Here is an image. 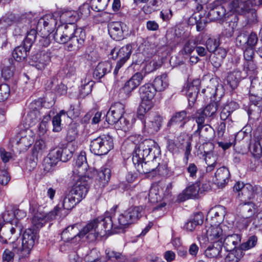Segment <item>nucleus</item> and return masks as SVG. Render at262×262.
<instances>
[{
  "mask_svg": "<svg viewBox=\"0 0 262 262\" xmlns=\"http://www.w3.org/2000/svg\"><path fill=\"white\" fill-rule=\"evenodd\" d=\"M252 5L251 0H222L220 4L219 2H214L209 6L207 17L211 21H223L232 17L229 25L231 30L229 31L228 36H231L237 26L238 18L236 14H242L246 13Z\"/></svg>",
  "mask_w": 262,
  "mask_h": 262,
  "instance_id": "f257e3e1",
  "label": "nucleus"
},
{
  "mask_svg": "<svg viewBox=\"0 0 262 262\" xmlns=\"http://www.w3.org/2000/svg\"><path fill=\"white\" fill-rule=\"evenodd\" d=\"M160 160V148L154 140L146 139L136 145L132 160L139 173L145 174L161 171Z\"/></svg>",
  "mask_w": 262,
  "mask_h": 262,
  "instance_id": "f03ea898",
  "label": "nucleus"
},
{
  "mask_svg": "<svg viewBox=\"0 0 262 262\" xmlns=\"http://www.w3.org/2000/svg\"><path fill=\"white\" fill-rule=\"evenodd\" d=\"M116 223V215L113 217L100 216L88 224L79 231V235L81 237L85 236L90 242H93L107 234L120 232L119 226L115 225H117Z\"/></svg>",
  "mask_w": 262,
  "mask_h": 262,
  "instance_id": "7ed1b4c3",
  "label": "nucleus"
},
{
  "mask_svg": "<svg viewBox=\"0 0 262 262\" xmlns=\"http://www.w3.org/2000/svg\"><path fill=\"white\" fill-rule=\"evenodd\" d=\"M78 204L79 203L76 202L75 198L69 191H67L65 193L61 203H59L53 211H50L46 215L39 214L37 212H38V209L36 208V206H34V204H31L30 210H32L35 213L33 218V222L37 227H42L43 225L42 222L46 219L47 220H53L56 215L60 214L63 210H71Z\"/></svg>",
  "mask_w": 262,
  "mask_h": 262,
  "instance_id": "20e7f679",
  "label": "nucleus"
},
{
  "mask_svg": "<svg viewBox=\"0 0 262 262\" xmlns=\"http://www.w3.org/2000/svg\"><path fill=\"white\" fill-rule=\"evenodd\" d=\"M37 232L34 229L28 228L25 230L22 237L21 246H18L16 242H12V249L20 257L29 255L37 239Z\"/></svg>",
  "mask_w": 262,
  "mask_h": 262,
  "instance_id": "39448f33",
  "label": "nucleus"
},
{
  "mask_svg": "<svg viewBox=\"0 0 262 262\" xmlns=\"http://www.w3.org/2000/svg\"><path fill=\"white\" fill-rule=\"evenodd\" d=\"M145 208V206L131 207L123 213L116 216L117 226H119L120 231L123 232L129 225L136 222L142 216V211Z\"/></svg>",
  "mask_w": 262,
  "mask_h": 262,
  "instance_id": "423d86ee",
  "label": "nucleus"
},
{
  "mask_svg": "<svg viewBox=\"0 0 262 262\" xmlns=\"http://www.w3.org/2000/svg\"><path fill=\"white\" fill-rule=\"evenodd\" d=\"M139 94L142 102L138 112V117L140 119L144 114L148 112L152 107V100L154 98L157 91L152 84L146 83L139 88Z\"/></svg>",
  "mask_w": 262,
  "mask_h": 262,
  "instance_id": "0eeeda50",
  "label": "nucleus"
},
{
  "mask_svg": "<svg viewBox=\"0 0 262 262\" xmlns=\"http://www.w3.org/2000/svg\"><path fill=\"white\" fill-rule=\"evenodd\" d=\"M23 229L21 224L17 220L4 224L0 222V243L2 244L7 243V240L11 239L12 235H14V239H17Z\"/></svg>",
  "mask_w": 262,
  "mask_h": 262,
  "instance_id": "6e6552de",
  "label": "nucleus"
},
{
  "mask_svg": "<svg viewBox=\"0 0 262 262\" xmlns=\"http://www.w3.org/2000/svg\"><path fill=\"white\" fill-rule=\"evenodd\" d=\"M113 140L109 135H102L91 140L90 149L95 155H105L113 148Z\"/></svg>",
  "mask_w": 262,
  "mask_h": 262,
  "instance_id": "1a4fd4ad",
  "label": "nucleus"
},
{
  "mask_svg": "<svg viewBox=\"0 0 262 262\" xmlns=\"http://www.w3.org/2000/svg\"><path fill=\"white\" fill-rule=\"evenodd\" d=\"M132 49V46L128 44L122 47L119 50L114 49L111 51V57L114 59H118L113 72L115 77L121 72V68L130 57Z\"/></svg>",
  "mask_w": 262,
  "mask_h": 262,
  "instance_id": "9d476101",
  "label": "nucleus"
},
{
  "mask_svg": "<svg viewBox=\"0 0 262 262\" xmlns=\"http://www.w3.org/2000/svg\"><path fill=\"white\" fill-rule=\"evenodd\" d=\"M210 225V227L207 226L205 229L208 241L213 243H222L223 238L229 231V227L224 224Z\"/></svg>",
  "mask_w": 262,
  "mask_h": 262,
  "instance_id": "9b49d317",
  "label": "nucleus"
},
{
  "mask_svg": "<svg viewBox=\"0 0 262 262\" xmlns=\"http://www.w3.org/2000/svg\"><path fill=\"white\" fill-rule=\"evenodd\" d=\"M58 17L59 13L57 12L44 15L39 19L36 26L37 29H40L45 36L49 35L56 28Z\"/></svg>",
  "mask_w": 262,
  "mask_h": 262,
  "instance_id": "f8f14e48",
  "label": "nucleus"
},
{
  "mask_svg": "<svg viewBox=\"0 0 262 262\" xmlns=\"http://www.w3.org/2000/svg\"><path fill=\"white\" fill-rule=\"evenodd\" d=\"M77 29L75 24H59L53 34L54 39L59 43H66L73 36L77 34Z\"/></svg>",
  "mask_w": 262,
  "mask_h": 262,
  "instance_id": "ddd939ff",
  "label": "nucleus"
},
{
  "mask_svg": "<svg viewBox=\"0 0 262 262\" xmlns=\"http://www.w3.org/2000/svg\"><path fill=\"white\" fill-rule=\"evenodd\" d=\"M85 176L80 177L69 192L79 203L85 198L88 190L89 184Z\"/></svg>",
  "mask_w": 262,
  "mask_h": 262,
  "instance_id": "4468645a",
  "label": "nucleus"
},
{
  "mask_svg": "<svg viewBox=\"0 0 262 262\" xmlns=\"http://www.w3.org/2000/svg\"><path fill=\"white\" fill-rule=\"evenodd\" d=\"M15 147L20 153L26 151L34 141L33 133L30 130L20 132L16 137Z\"/></svg>",
  "mask_w": 262,
  "mask_h": 262,
  "instance_id": "2eb2a0df",
  "label": "nucleus"
},
{
  "mask_svg": "<svg viewBox=\"0 0 262 262\" xmlns=\"http://www.w3.org/2000/svg\"><path fill=\"white\" fill-rule=\"evenodd\" d=\"M125 113L124 104L117 102L113 103L106 115V121L110 124H114Z\"/></svg>",
  "mask_w": 262,
  "mask_h": 262,
  "instance_id": "dca6fc26",
  "label": "nucleus"
},
{
  "mask_svg": "<svg viewBox=\"0 0 262 262\" xmlns=\"http://www.w3.org/2000/svg\"><path fill=\"white\" fill-rule=\"evenodd\" d=\"M85 39V32L81 28H78L77 34L66 42V49L69 51L77 50L83 45Z\"/></svg>",
  "mask_w": 262,
  "mask_h": 262,
  "instance_id": "f3484780",
  "label": "nucleus"
},
{
  "mask_svg": "<svg viewBox=\"0 0 262 262\" xmlns=\"http://www.w3.org/2000/svg\"><path fill=\"white\" fill-rule=\"evenodd\" d=\"M232 227H229V231L226 234L222 243H220L222 247L223 246L226 251H231L235 250L237 246L240 243L241 241V235L238 234H231Z\"/></svg>",
  "mask_w": 262,
  "mask_h": 262,
  "instance_id": "a211bd4d",
  "label": "nucleus"
},
{
  "mask_svg": "<svg viewBox=\"0 0 262 262\" xmlns=\"http://www.w3.org/2000/svg\"><path fill=\"white\" fill-rule=\"evenodd\" d=\"M226 211L225 207L218 205L211 208L207 215L206 220H210V223L214 225L221 224L226 215Z\"/></svg>",
  "mask_w": 262,
  "mask_h": 262,
  "instance_id": "6ab92c4d",
  "label": "nucleus"
},
{
  "mask_svg": "<svg viewBox=\"0 0 262 262\" xmlns=\"http://www.w3.org/2000/svg\"><path fill=\"white\" fill-rule=\"evenodd\" d=\"M31 65L38 70H42L50 62V56L48 53L41 51L33 55L31 58Z\"/></svg>",
  "mask_w": 262,
  "mask_h": 262,
  "instance_id": "aec40b11",
  "label": "nucleus"
},
{
  "mask_svg": "<svg viewBox=\"0 0 262 262\" xmlns=\"http://www.w3.org/2000/svg\"><path fill=\"white\" fill-rule=\"evenodd\" d=\"M251 85L250 87V100H262V79L257 77L251 78Z\"/></svg>",
  "mask_w": 262,
  "mask_h": 262,
  "instance_id": "412c9836",
  "label": "nucleus"
},
{
  "mask_svg": "<svg viewBox=\"0 0 262 262\" xmlns=\"http://www.w3.org/2000/svg\"><path fill=\"white\" fill-rule=\"evenodd\" d=\"M145 75V73L142 72H137L134 74L125 83L123 87L124 91L128 94L136 89L141 83Z\"/></svg>",
  "mask_w": 262,
  "mask_h": 262,
  "instance_id": "4be33fe9",
  "label": "nucleus"
},
{
  "mask_svg": "<svg viewBox=\"0 0 262 262\" xmlns=\"http://www.w3.org/2000/svg\"><path fill=\"white\" fill-rule=\"evenodd\" d=\"M193 135L199 136L201 140L205 142H209L213 139L215 132L210 125L206 124L198 126L197 129L194 132Z\"/></svg>",
  "mask_w": 262,
  "mask_h": 262,
  "instance_id": "5701e85b",
  "label": "nucleus"
},
{
  "mask_svg": "<svg viewBox=\"0 0 262 262\" xmlns=\"http://www.w3.org/2000/svg\"><path fill=\"white\" fill-rule=\"evenodd\" d=\"M52 150L58 161H61L63 162L69 161L72 157L74 152V148L70 143L63 147L55 148Z\"/></svg>",
  "mask_w": 262,
  "mask_h": 262,
  "instance_id": "b1692460",
  "label": "nucleus"
},
{
  "mask_svg": "<svg viewBox=\"0 0 262 262\" xmlns=\"http://www.w3.org/2000/svg\"><path fill=\"white\" fill-rule=\"evenodd\" d=\"M189 120L190 117L187 116V112L185 110L177 112L172 116L167 123V126L178 125L180 127L183 128Z\"/></svg>",
  "mask_w": 262,
  "mask_h": 262,
  "instance_id": "393cba45",
  "label": "nucleus"
},
{
  "mask_svg": "<svg viewBox=\"0 0 262 262\" xmlns=\"http://www.w3.org/2000/svg\"><path fill=\"white\" fill-rule=\"evenodd\" d=\"M199 191V183L196 182L189 186L178 196L180 202H184L186 200L195 198Z\"/></svg>",
  "mask_w": 262,
  "mask_h": 262,
  "instance_id": "a878e982",
  "label": "nucleus"
},
{
  "mask_svg": "<svg viewBox=\"0 0 262 262\" xmlns=\"http://www.w3.org/2000/svg\"><path fill=\"white\" fill-rule=\"evenodd\" d=\"M22 21L26 24L25 27H23V30L21 33H26L27 35L25 39L24 40V43L25 46H27V48L31 47L34 41L35 40L37 31L34 28L28 30L29 26V20L26 18L22 19Z\"/></svg>",
  "mask_w": 262,
  "mask_h": 262,
  "instance_id": "bb28decb",
  "label": "nucleus"
},
{
  "mask_svg": "<svg viewBox=\"0 0 262 262\" xmlns=\"http://www.w3.org/2000/svg\"><path fill=\"white\" fill-rule=\"evenodd\" d=\"M123 25L124 24L119 21L112 22L108 24V33L113 39L120 40L123 38Z\"/></svg>",
  "mask_w": 262,
  "mask_h": 262,
  "instance_id": "cd10ccee",
  "label": "nucleus"
},
{
  "mask_svg": "<svg viewBox=\"0 0 262 262\" xmlns=\"http://www.w3.org/2000/svg\"><path fill=\"white\" fill-rule=\"evenodd\" d=\"M230 175L227 167L223 166L218 168L215 173V183L219 187H224L228 182Z\"/></svg>",
  "mask_w": 262,
  "mask_h": 262,
  "instance_id": "c85d7f7f",
  "label": "nucleus"
},
{
  "mask_svg": "<svg viewBox=\"0 0 262 262\" xmlns=\"http://www.w3.org/2000/svg\"><path fill=\"white\" fill-rule=\"evenodd\" d=\"M162 117L158 114L155 115L148 122L145 123V127L148 133L154 134L158 132L162 126Z\"/></svg>",
  "mask_w": 262,
  "mask_h": 262,
  "instance_id": "c756f323",
  "label": "nucleus"
},
{
  "mask_svg": "<svg viewBox=\"0 0 262 262\" xmlns=\"http://www.w3.org/2000/svg\"><path fill=\"white\" fill-rule=\"evenodd\" d=\"M236 41L239 46L246 45L247 47L254 48L257 43L258 37L256 34L253 32L251 33L248 37L244 34H241L236 37Z\"/></svg>",
  "mask_w": 262,
  "mask_h": 262,
  "instance_id": "7c9ffc66",
  "label": "nucleus"
},
{
  "mask_svg": "<svg viewBox=\"0 0 262 262\" xmlns=\"http://www.w3.org/2000/svg\"><path fill=\"white\" fill-rule=\"evenodd\" d=\"M248 114L251 119L258 120L260 117L262 111V100L256 99L254 101H250Z\"/></svg>",
  "mask_w": 262,
  "mask_h": 262,
  "instance_id": "2f4dec72",
  "label": "nucleus"
},
{
  "mask_svg": "<svg viewBox=\"0 0 262 262\" xmlns=\"http://www.w3.org/2000/svg\"><path fill=\"white\" fill-rule=\"evenodd\" d=\"M112 69V65L110 62H99L94 71L93 76L96 79H100L110 73Z\"/></svg>",
  "mask_w": 262,
  "mask_h": 262,
  "instance_id": "473e14b6",
  "label": "nucleus"
},
{
  "mask_svg": "<svg viewBox=\"0 0 262 262\" xmlns=\"http://www.w3.org/2000/svg\"><path fill=\"white\" fill-rule=\"evenodd\" d=\"M88 164L85 151L80 152L76 160L75 170L76 171L79 177L83 176L87 169Z\"/></svg>",
  "mask_w": 262,
  "mask_h": 262,
  "instance_id": "72a5a7b5",
  "label": "nucleus"
},
{
  "mask_svg": "<svg viewBox=\"0 0 262 262\" xmlns=\"http://www.w3.org/2000/svg\"><path fill=\"white\" fill-rule=\"evenodd\" d=\"M36 102H32L29 105V112L27 116V120L29 122L28 125H32L41 119L40 112L37 107Z\"/></svg>",
  "mask_w": 262,
  "mask_h": 262,
  "instance_id": "f704fd0d",
  "label": "nucleus"
},
{
  "mask_svg": "<svg viewBox=\"0 0 262 262\" xmlns=\"http://www.w3.org/2000/svg\"><path fill=\"white\" fill-rule=\"evenodd\" d=\"M203 222V215L201 212L195 213L184 225V228L188 231H193L197 226L201 225Z\"/></svg>",
  "mask_w": 262,
  "mask_h": 262,
  "instance_id": "c9c22d12",
  "label": "nucleus"
},
{
  "mask_svg": "<svg viewBox=\"0 0 262 262\" xmlns=\"http://www.w3.org/2000/svg\"><path fill=\"white\" fill-rule=\"evenodd\" d=\"M59 24H74L78 18L77 12L73 10H65L59 14Z\"/></svg>",
  "mask_w": 262,
  "mask_h": 262,
  "instance_id": "e433bc0d",
  "label": "nucleus"
},
{
  "mask_svg": "<svg viewBox=\"0 0 262 262\" xmlns=\"http://www.w3.org/2000/svg\"><path fill=\"white\" fill-rule=\"evenodd\" d=\"M200 84L199 79L194 80L191 85L189 86L187 90V96L190 105L193 104L196 100L198 94L199 92L198 85Z\"/></svg>",
  "mask_w": 262,
  "mask_h": 262,
  "instance_id": "4c0bfd02",
  "label": "nucleus"
},
{
  "mask_svg": "<svg viewBox=\"0 0 262 262\" xmlns=\"http://www.w3.org/2000/svg\"><path fill=\"white\" fill-rule=\"evenodd\" d=\"M239 207L242 216L245 219L252 217L256 212L255 205L252 202L241 203Z\"/></svg>",
  "mask_w": 262,
  "mask_h": 262,
  "instance_id": "58836bf2",
  "label": "nucleus"
},
{
  "mask_svg": "<svg viewBox=\"0 0 262 262\" xmlns=\"http://www.w3.org/2000/svg\"><path fill=\"white\" fill-rule=\"evenodd\" d=\"M245 77L246 76L242 75V72L240 71L236 70L228 74L227 80L231 88L234 89L237 86L241 80Z\"/></svg>",
  "mask_w": 262,
  "mask_h": 262,
  "instance_id": "ea45409f",
  "label": "nucleus"
},
{
  "mask_svg": "<svg viewBox=\"0 0 262 262\" xmlns=\"http://www.w3.org/2000/svg\"><path fill=\"white\" fill-rule=\"evenodd\" d=\"M152 86L157 91H163L168 85V79L166 73L157 76L154 81Z\"/></svg>",
  "mask_w": 262,
  "mask_h": 262,
  "instance_id": "a19ab883",
  "label": "nucleus"
},
{
  "mask_svg": "<svg viewBox=\"0 0 262 262\" xmlns=\"http://www.w3.org/2000/svg\"><path fill=\"white\" fill-rule=\"evenodd\" d=\"M58 162L57 157H55L54 151L52 150L43 160V166L44 170L46 172L52 171L53 167L56 165Z\"/></svg>",
  "mask_w": 262,
  "mask_h": 262,
  "instance_id": "79ce46f5",
  "label": "nucleus"
},
{
  "mask_svg": "<svg viewBox=\"0 0 262 262\" xmlns=\"http://www.w3.org/2000/svg\"><path fill=\"white\" fill-rule=\"evenodd\" d=\"M58 162L57 157H55L54 151L52 150L43 160V166L44 170L46 172L52 171L53 167L56 165Z\"/></svg>",
  "mask_w": 262,
  "mask_h": 262,
  "instance_id": "37998d69",
  "label": "nucleus"
},
{
  "mask_svg": "<svg viewBox=\"0 0 262 262\" xmlns=\"http://www.w3.org/2000/svg\"><path fill=\"white\" fill-rule=\"evenodd\" d=\"M30 47L27 48L23 43V45L16 47L12 52V56L17 61H20L25 59L27 56V53L29 52Z\"/></svg>",
  "mask_w": 262,
  "mask_h": 262,
  "instance_id": "c03bdc74",
  "label": "nucleus"
},
{
  "mask_svg": "<svg viewBox=\"0 0 262 262\" xmlns=\"http://www.w3.org/2000/svg\"><path fill=\"white\" fill-rule=\"evenodd\" d=\"M111 178V170L110 168L103 166L97 173V179L100 182V184L104 186L109 181Z\"/></svg>",
  "mask_w": 262,
  "mask_h": 262,
  "instance_id": "a18cd8bd",
  "label": "nucleus"
},
{
  "mask_svg": "<svg viewBox=\"0 0 262 262\" xmlns=\"http://www.w3.org/2000/svg\"><path fill=\"white\" fill-rule=\"evenodd\" d=\"M243 70L246 72V75L250 76V79L257 74V65L254 60H248L244 62Z\"/></svg>",
  "mask_w": 262,
  "mask_h": 262,
  "instance_id": "49530a36",
  "label": "nucleus"
},
{
  "mask_svg": "<svg viewBox=\"0 0 262 262\" xmlns=\"http://www.w3.org/2000/svg\"><path fill=\"white\" fill-rule=\"evenodd\" d=\"M76 232L77 228H75V226H69L61 233V238L67 241H69L72 240L74 238H76L77 236L80 238L83 237L79 235V232L77 233Z\"/></svg>",
  "mask_w": 262,
  "mask_h": 262,
  "instance_id": "de8ad7c7",
  "label": "nucleus"
},
{
  "mask_svg": "<svg viewBox=\"0 0 262 262\" xmlns=\"http://www.w3.org/2000/svg\"><path fill=\"white\" fill-rule=\"evenodd\" d=\"M249 150L253 157L256 159H260L262 156V146L254 139L250 144Z\"/></svg>",
  "mask_w": 262,
  "mask_h": 262,
  "instance_id": "09e8293b",
  "label": "nucleus"
},
{
  "mask_svg": "<svg viewBox=\"0 0 262 262\" xmlns=\"http://www.w3.org/2000/svg\"><path fill=\"white\" fill-rule=\"evenodd\" d=\"M222 249V247L220 244H216V246L214 245L209 246L205 250V254L209 258L217 257L221 256Z\"/></svg>",
  "mask_w": 262,
  "mask_h": 262,
  "instance_id": "8fccbe9b",
  "label": "nucleus"
},
{
  "mask_svg": "<svg viewBox=\"0 0 262 262\" xmlns=\"http://www.w3.org/2000/svg\"><path fill=\"white\" fill-rule=\"evenodd\" d=\"M243 256L242 251L240 249H236L230 251L225 258V262H238Z\"/></svg>",
  "mask_w": 262,
  "mask_h": 262,
  "instance_id": "3c124183",
  "label": "nucleus"
},
{
  "mask_svg": "<svg viewBox=\"0 0 262 262\" xmlns=\"http://www.w3.org/2000/svg\"><path fill=\"white\" fill-rule=\"evenodd\" d=\"M220 38L219 37L209 38L206 42V47L207 51L210 53H213L220 47Z\"/></svg>",
  "mask_w": 262,
  "mask_h": 262,
  "instance_id": "603ef678",
  "label": "nucleus"
},
{
  "mask_svg": "<svg viewBox=\"0 0 262 262\" xmlns=\"http://www.w3.org/2000/svg\"><path fill=\"white\" fill-rule=\"evenodd\" d=\"M205 160L208 165L206 167V172H210L214 170L217 165V157L212 154H207Z\"/></svg>",
  "mask_w": 262,
  "mask_h": 262,
  "instance_id": "864d4df0",
  "label": "nucleus"
},
{
  "mask_svg": "<svg viewBox=\"0 0 262 262\" xmlns=\"http://www.w3.org/2000/svg\"><path fill=\"white\" fill-rule=\"evenodd\" d=\"M161 200V196L159 192V187L154 185L151 187L148 193V201L155 204Z\"/></svg>",
  "mask_w": 262,
  "mask_h": 262,
  "instance_id": "5fc2aeb1",
  "label": "nucleus"
},
{
  "mask_svg": "<svg viewBox=\"0 0 262 262\" xmlns=\"http://www.w3.org/2000/svg\"><path fill=\"white\" fill-rule=\"evenodd\" d=\"M105 254L106 258L109 260H116L119 262H123L125 259L121 253L115 251L110 249L105 250Z\"/></svg>",
  "mask_w": 262,
  "mask_h": 262,
  "instance_id": "6e6d98bb",
  "label": "nucleus"
},
{
  "mask_svg": "<svg viewBox=\"0 0 262 262\" xmlns=\"http://www.w3.org/2000/svg\"><path fill=\"white\" fill-rule=\"evenodd\" d=\"M114 124H115V127L117 129L122 130L124 132L129 131L132 127V123L123 116L115 122Z\"/></svg>",
  "mask_w": 262,
  "mask_h": 262,
  "instance_id": "4d7b16f0",
  "label": "nucleus"
},
{
  "mask_svg": "<svg viewBox=\"0 0 262 262\" xmlns=\"http://www.w3.org/2000/svg\"><path fill=\"white\" fill-rule=\"evenodd\" d=\"M46 149L45 142L42 140H38L36 141L33 149V155L36 159L40 157L43 150Z\"/></svg>",
  "mask_w": 262,
  "mask_h": 262,
  "instance_id": "13d9d810",
  "label": "nucleus"
},
{
  "mask_svg": "<svg viewBox=\"0 0 262 262\" xmlns=\"http://www.w3.org/2000/svg\"><path fill=\"white\" fill-rule=\"evenodd\" d=\"M110 0H91V5L92 9L99 12L105 9Z\"/></svg>",
  "mask_w": 262,
  "mask_h": 262,
  "instance_id": "bf43d9fd",
  "label": "nucleus"
},
{
  "mask_svg": "<svg viewBox=\"0 0 262 262\" xmlns=\"http://www.w3.org/2000/svg\"><path fill=\"white\" fill-rule=\"evenodd\" d=\"M192 118L195 120L198 127L205 125L206 124H205V121L206 119L208 118V117L203 112V111H202L201 108H200L192 116Z\"/></svg>",
  "mask_w": 262,
  "mask_h": 262,
  "instance_id": "052dcab7",
  "label": "nucleus"
},
{
  "mask_svg": "<svg viewBox=\"0 0 262 262\" xmlns=\"http://www.w3.org/2000/svg\"><path fill=\"white\" fill-rule=\"evenodd\" d=\"M0 156L2 162H0V165H5L8 167L7 163L11 160H14V154L11 152L7 151L4 148H0Z\"/></svg>",
  "mask_w": 262,
  "mask_h": 262,
  "instance_id": "680f3d73",
  "label": "nucleus"
},
{
  "mask_svg": "<svg viewBox=\"0 0 262 262\" xmlns=\"http://www.w3.org/2000/svg\"><path fill=\"white\" fill-rule=\"evenodd\" d=\"M245 200H250L254 197L253 188L251 185L247 184L242 189V192L238 193V196Z\"/></svg>",
  "mask_w": 262,
  "mask_h": 262,
  "instance_id": "e2e57ef3",
  "label": "nucleus"
},
{
  "mask_svg": "<svg viewBox=\"0 0 262 262\" xmlns=\"http://www.w3.org/2000/svg\"><path fill=\"white\" fill-rule=\"evenodd\" d=\"M7 169L5 165H0V183L3 185H7L10 180Z\"/></svg>",
  "mask_w": 262,
  "mask_h": 262,
  "instance_id": "0e129e2a",
  "label": "nucleus"
},
{
  "mask_svg": "<svg viewBox=\"0 0 262 262\" xmlns=\"http://www.w3.org/2000/svg\"><path fill=\"white\" fill-rule=\"evenodd\" d=\"M257 241V238L256 236L253 235L249 237L246 242L243 243L240 245V249L243 251L248 250L254 247Z\"/></svg>",
  "mask_w": 262,
  "mask_h": 262,
  "instance_id": "69168bd1",
  "label": "nucleus"
},
{
  "mask_svg": "<svg viewBox=\"0 0 262 262\" xmlns=\"http://www.w3.org/2000/svg\"><path fill=\"white\" fill-rule=\"evenodd\" d=\"M81 108L79 104L71 105L70 108L67 111L68 116L72 119L76 118L80 115Z\"/></svg>",
  "mask_w": 262,
  "mask_h": 262,
  "instance_id": "338daca9",
  "label": "nucleus"
},
{
  "mask_svg": "<svg viewBox=\"0 0 262 262\" xmlns=\"http://www.w3.org/2000/svg\"><path fill=\"white\" fill-rule=\"evenodd\" d=\"M217 107V103L216 102H213L208 104L205 108H202L201 109L209 118L216 112Z\"/></svg>",
  "mask_w": 262,
  "mask_h": 262,
  "instance_id": "774afa93",
  "label": "nucleus"
}]
</instances>
